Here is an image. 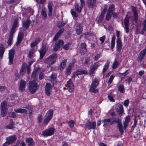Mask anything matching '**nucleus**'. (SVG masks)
Returning <instances> with one entry per match:
<instances>
[{"instance_id":"obj_1","label":"nucleus","mask_w":146,"mask_h":146,"mask_svg":"<svg viewBox=\"0 0 146 146\" xmlns=\"http://www.w3.org/2000/svg\"><path fill=\"white\" fill-rule=\"evenodd\" d=\"M100 80L99 79L95 78L92 82V84L90 86L89 89V92L95 94L98 93V89H96V88L99 84Z\"/></svg>"},{"instance_id":"obj_2","label":"nucleus","mask_w":146,"mask_h":146,"mask_svg":"<svg viewBox=\"0 0 146 146\" xmlns=\"http://www.w3.org/2000/svg\"><path fill=\"white\" fill-rule=\"evenodd\" d=\"M28 88L31 94L35 93L38 90V86L37 82L35 80L30 81L29 83Z\"/></svg>"},{"instance_id":"obj_3","label":"nucleus","mask_w":146,"mask_h":146,"mask_svg":"<svg viewBox=\"0 0 146 146\" xmlns=\"http://www.w3.org/2000/svg\"><path fill=\"white\" fill-rule=\"evenodd\" d=\"M1 116L5 117L8 111L7 105L6 101L4 100L1 105Z\"/></svg>"},{"instance_id":"obj_4","label":"nucleus","mask_w":146,"mask_h":146,"mask_svg":"<svg viewBox=\"0 0 146 146\" xmlns=\"http://www.w3.org/2000/svg\"><path fill=\"white\" fill-rule=\"evenodd\" d=\"M100 64L99 61H97L94 62L93 64L90 68V70L89 71V74L90 76H93L95 71L97 70Z\"/></svg>"},{"instance_id":"obj_5","label":"nucleus","mask_w":146,"mask_h":146,"mask_svg":"<svg viewBox=\"0 0 146 146\" xmlns=\"http://www.w3.org/2000/svg\"><path fill=\"white\" fill-rule=\"evenodd\" d=\"M54 111L52 109L49 110L46 114V116L44 121V123L46 125H47L49 121L52 119Z\"/></svg>"},{"instance_id":"obj_6","label":"nucleus","mask_w":146,"mask_h":146,"mask_svg":"<svg viewBox=\"0 0 146 146\" xmlns=\"http://www.w3.org/2000/svg\"><path fill=\"white\" fill-rule=\"evenodd\" d=\"M55 129L53 127L50 128L43 131L42 135L44 137H48L52 135L54 133Z\"/></svg>"},{"instance_id":"obj_7","label":"nucleus","mask_w":146,"mask_h":146,"mask_svg":"<svg viewBox=\"0 0 146 146\" xmlns=\"http://www.w3.org/2000/svg\"><path fill=\"white\" fill-rule=\"evenodd\" d=\"M129 19L130 17L128 16L127 15H126L124 20L125 26H123L125 30V32L127 34L129 33Z\"/></svg>"},{"instance_id":"obj_8","label":"nucleus","mask_w":146,"mask_h":146,"mask_svg":"<svg viewBox=\"0 0 146 146\" xmlns=\"http://www.w3.org/2000/svg\"><path fill=\"white\" fill-rule=\"evenodd\" d=\"M64 44V41L62 40H59L55 44L52 50L55 52H56Z\"/></svg>"},{"instance_id":"obj_9","label":"nucleus","mask_w":146,"mask_h":146,"mask_svg":"<svg viewBox=\"0 0 146 146\" xmlns=\"http://www.w3.org/2000/svg\"><path fill=\"white\" fill-rule=\"evenodd\" d=\"M15 54V50L11 49L9 50L8 54V64L11 65L13 63V60Z\"/></svg>"},{"instance_id":"obj_10","label":"nucleus","mask_w":146,"mask_h":146,"mask_svg":"<svg viewBox=\"0 0 146 146\" xmlns=\"http://www.w3.org/2000/svg\"><path fill=\"white\" fill-rule=\"evenodd\" d=\"M57 54L56 53H54L50 55L47 58V60L50 62L49 64L50 66H51L56 62V59L57 58Z\"/></svg>"},{"instance_id":"obj_11","label":"nucleus","mask_w":146,"mask_h":146,"mask_svg":"<svg viewBox=\"0 0 146 146\" xmlns=\"http://www.w3.org/2000/svg\"><path fill=\"white\" fill-rule=\"evenodd\" d=\"M146 55V48L143 49L138 54V57L137 58V60L139 62L141 63L142 62L145 57Z\"/></svg>"},{"instance_id":"obj_12","label":"nucleus","mask_w":146,"mask_h":146,"mask_svg":"<svg viewBox=\"0 0 146 146\" xmlns=\"http://www.w3.org/2000/svg\"><path fill=\"white\" fill-rule=\"evenodd\" d=\"M86 45L85 42H82L80 45L79 50L81 55H84L87 52Z\"/></svg>"},{"instance_id":"obj_13","label":"nucleus","mask_w":146,"mask_h":146,"mask_svg":"<svg viewBox=\"0 0 146 146\" xmlns=\"http://www.w3.org/2000/svg\"><path fill=\"white\" fill-rule=\"evenodd\" d=\"M75 60H76L75 59H73L72 63H70L68 66L65 71V74L66 75H69L71 74L72 68L74 65Z\"/></svg>"},{"instance_id":"obj_14","label":"nucleus","mask_w":146,"mask_h":146,"mask_svg":"<svg viewBox=\"0 0 146 146\" xmlns=\"http://www.w3.org/2000/svg\"><path fill=\"white\" fill-rule=\"evenodd\" d=\"M115 122L117 123V127L120 133L123 135L124 133V130L123 129V126L121 123V119L118 118L117 120L115 119Z\"/></svg>"},{"instance_id":"obj_15","label":"nucleus","mask_w":146,"mask_h":146,"mask_svg":"<svg viewBox=\"0 0 146 146\" xmlns=\"http://www.w3.org/2000/svg\"><path fill=\"white\" fill-rule=\"evenodd\" d=\"M57 76L54 73H52L51 75L50 78L52 84V88L54 89L57 83Z\"/></svg>"},{"instance_id":"obj_16","label":"nucleus","mask_w":146,"mask_h":146,"mask_svg":"<svg viewBox=\"0 0 146 146\" xmlns=\"http://www.w3.org/2000/svg\"><path fill=\"white\" fill-rule=\"evenodd\" d=\"M85 126L86 128L89 130L91 129L94 130L96 127V123L95 121H88L86 123Z\"/></svg>"},{"instance_id":"obj_17","label":"nucleus","mask_w":146,"mask_h":146,"mask_svg":"<svg viewBox=\"0 0 146 146\" xmlns=\"http://www.w3.org/2000/svg\"><path fill=\"white\" fill-rule=\"evenodd\" d=\"M75 30L76 33L78 35H80L83 30V25L81 23L77 24L75 27Z\"/></svg>"},{"instance_id":"obj_18","label":"nucleus","mask_w":146,"mask_h":146,"mask_svg":"<svg viewBox=\"0 0 146 146\" xmlns=\"http://www.w3.org/2000/svg\"><path fill=\"white\" fill-rule=\"evenodd\" d=\"M131 7L134 17V20L135 22H137L139 17L137 8L133 6H131Z\"/></svg>"},{"instance_id":"obj_19","label":"nucleus","mask_w":146,"mask_h":146,"mask_svg":"<svg viewBox=\"0 0 146 146\" xmlns=\"http://www.w3.org/2000/svg\"><path fill=\"white\" fill-rule=\"evenodd\" d=\"M67 90L69 92H72L74 90V85L71 79H70L67 82Z\"/></svg>"},{"instance_id":"obj_20","label":"nucleus","mask_w":146,"mask_h":146,"mask_svg":"<svg viewBox=\"0 0 146 146\" xmlns=\"http://www.w3.org/2000/svg\"><path fill=\"white\" fill-rule=\"evenodd\" d=\"M52 86L49 83H46L45 84V93L48 96L50 95L51 94V90H52Z\"/></svg>"},{"instance_id":"obj_21","label":"nucleus","mask_w":146,"mask_h":146,"mask_svg":"<svg viewBox=\"0 0 146 146\" xmlns=\"http://www.w3.org/2000/svg\"><path fill=\"white\" fill-rule=\"evenodd\" d=\"M17 139V137L15 135L9 136L6 138V141L10 144H11L15 141Z\"/></svg>"},{"instance_id":"obj_22","label":"nucleus","mask_w":146,"mask_h":146,"mask_svg":"<svg viewBox=\"0 0 146 146\" xmlns=\"http://www.w3.org/2000/svg\"><path fill=\"white\" fill-rule=\"evenodd\" d=\"M122 44L121 41V40L119 38L117 39L116 41V49L117 51L120 52L122 48Z\"/></svg>"},{"instance_id":"obj_23","label":"nucleus","mask_w":146,"mask_h":146,"mask_svg":"<svg viewBox=\"0 0 146 146\" xmlns=\"http://www.w3.org/2000/svg\"><path fill=\"white\" fill-rule=\"evenodd\" d=\"M25 141L28 144V146H34L35 144L34 141L31 137L27 138Z\"/></svg>"},{"instance_id":"obj_24","label":"nucleus","mask_w":146,"mask_h":146,"mask_svg":"<svg viewBox=\"0 0 146 146\" xmlns=\"http://www.w3.org/2000/svg\"><path fill=\"white\" fill-rule=\"evenodd\" d=\"M26 83L24 80H21L20 81V83L19 86V90L23 92L25 88Z\"/></svg>"},{"instance_id":"obj_25","label":"nucleus","mask_w":146,"mask_h":146,"mask_svg":"<svg viewBox=\"0 0 146 146\" xmlns=\"http://www.w3.org/2000/svg\"><path fill=\"white\" fill-rule=\"evenodd\" d=\"M96 1V0H88L87 3L88 7L90 9L93 8L95 5Z\"/></svg>"},{"instance_id":"obj_26","label":"nucleus","mask_w":146,"mask_h":146,"mask_svg":"<svg viewBox=\"0 0 146 146\" xmlns=\"http://www.w3.org/2000/svg\"><path fill=\"white\" fill-rule=\"evenodd\" d=\"M23 34L22 33L19 34L17 37V40L15 44L16 46L18 45L21 43L23 39Z\"/></svg>"},{"instance_id":"obj_27","label":"nucleus","mask_w":146,"mask_h":146,"mask_svg":"<svg viewBox=\"0 0 146 146\" xmlns=\"http://www.w3.org/2000/svg\"><path fill=\"white\" fill-rule=\"evenodd\" d=\"M117 111L119 115L121 116L122 114L124 113V110L122 105L121 104H119L117 108Z\"/></svg>"},{"instance_id":"obj_28","label":"nucleus","mask_w":146,"mask_h":146,"mask_svg":"<svg viewBox=\"0 0 146 146\" xmlns=\"http://www.w3.org/2000/svg\"><path fill=\"white\" fill-rule=\"evenodd\" d=\"M15 124V123L13 121V119H10V123L6 126V127L8 129H12L15 127L14 126Z\"/></svg>"},{"instance_id":"obj_29","label":"nucleus","mask_w":146,"mask_h":146,"mask_svg":"<svg viewBox=\"0 0 146 146\" xmlns=\"http://www.w3.org/2000/svg\"><path fill=\"white\" fill-rule=\"evenodd\" d=\"M31 21L30 20H27L23 24V30L25 31L29 27Z\"/></svg>"},{"instance_id":"obj_30","label":"nucleus","mask_w":146,"mask_h":146,"mask_svg":"<svg viewBox=\"0 0 146 146\" xmlns=\"http://www.w3.org/2000/svg\"><path fill=\"white\" fill-rule=\"evenodd\" d=\"M112 119L111 118H109L108 119L105 118L102 121V122L104 123L103 125V127L107 126L108 125V123L111 122Z\"/></svg>"},{"instance_id":"obj_31","label":"nucleus","mask_w":146,"mask_h":146,"mask_svg":"<svg viewBox=\"0 0 146 146\" xmlns=\"http://www.w3.org/2000/svg\"><path fill=\"white\" fill-rule=\"evenodd\" d=\"M48 16L49 17H51L52 16V4L51 3H48Z\"/></svg>"},{"instance_id":"obj_32","label":"nucleus","mask_w":146,"mask_h":146,"mask_svg":"<svg viewBox=\"0 0 146 146\" xmlns=\"http://www.w3.org/2000/svg\"><path fill=\"white\" fill-rule=\"evenodd\" d=\"M66 62L67 59H65L62 61V62L60 64L59 66V67H60L59 68L60 70L62 71L63 70L64 68L66 66Z\"/></svg>"},{"instance_id":"obj_33","label":"nucleus","mask_w":146,"mask_h":146,"mask_svg":"<svg viewBox=\"0 0 146 146\" xmlns=\"http://www.w3.org/2000/svg\"><path fill=\"white\" fill-rule=\"evenodd\" d=\"M115 35H113L111 39V47L110 48L113 51V49L115 46Z\"/></svg>"},{"instance_id":"obj_34","label":"nucleus","mask_w":146,"mask_h":146,"mask_svg":"<svg viewBox=\"0 0 146 146\" xmlns=\"http://www.w3.org/2000/svg\"><path fill=\"white\" fill-rule=\"evenodd\" d=\"M142 30L140 32V33L143 35L144 32L146 31V19L144 20L143 22L142 23Z\"/></svg>"},{"instance_id":"obj_35","label":"nucleus","mask_w":146,"mask_h":146,"mask_svg":"<svg viewBox=\"0 0 146 146\" xmlns=\"http://www.w3.org/2000/svg\"><path fill=\"white\" fill-rule=\"evenodd\" d=\"M82 8L83 7H82L81 6L79 7L78 3L76 4L75 5V10L78 13H80L81 12Z\"/></svg>"},{"instance_id":"obj_36","label":"nucleus","mask_w":146,"mask_h":146,"mask_svg":"<svg viewBox=\"0 0 146 146\" xmlns=\"http://www.w3.org/2000/svg\"><path fill=\"white\" fill-rule=\"evenodd\" d=\"M5 52V48L3 44L0 46V57L1 59H2L3 54Z\"/></svg>"},{"instance_id":"obj_37","label":"nucleus","mask_w":146,"mask_h":146,"mask_svg":"<svg viewBox=\"0 0 146 146\" xmlns=\"http://www.w3.org/2000/svg\"><path fill=\"white\" fill-rule=\"evenodd\" d=\"M14 111L16 113H24L25 114H26L27 112V111L26 110L22 108H19L17 110H15Z\"/></svg>"},{"instance_id":"obj_38","label":"nucleus","mask_w":146,"mask_h":146,"mask_svg":"<svg viewBox=\"0 0 146 146\" xmlns=\"http://www.w3.org/2000/svg\"><path fill=\"white\" fill-rule=\"evenodd\" d=\"M35 51L36 50L33 48L31 49L28 54V57L29 58H31L33 57V54Z\"/></svg>"},{"instance_id":"obj_39","label":"nucleus","mask_w":146,"mask_h":146,"mask_svg":"<svg viewBox=\"0 0 146 146\" xmlns=\"http://www.w3.org/2000/svg\"><path fill=\"white\" fill-rule=\"evenodd\" d=\"M118 89L120 93H123L125 92V87L123 84H120L118 87Z\"/></svg>"},{"instance_id":"obj_40","label":"nucleus","mask_w":146,"mask_h":146,"mask_svg":"<svg viewBox=\"0 0 146 146\" xmlns=\"http://www.w3.org/2000/svg\"><path fill=\"white\" fill-rule=\"evenodd\" d=\"M109 64L110 62L108 61H107L106 62L105 65L104 66L102 71V72H105L108 69L109 67Z\"/></svg>"},{"instance_id":"obj_41","label":"nucleus","mask_w":146,"mask_h":146,"mask_svg":"<svg viewBox=\"0 0 146 146\" xmlns=\"http://www.w3.org/2000/svg\"><path fill=\"white\" fill-rule=\"evenodd\" d=\"M81 69L77 70L72 74V77H74L75 79V77L77 76L81 75Z\"/></svg>"},{"instance_id":"obj_42","label":"nucleus","mask_w":146,"mask_h":146,"mask_svg":"<svg viewBox=\"0 0 146 146\" xmlns=\"http://www.w3.org/2000/svg\"><path fill=\"white\" fill-rule=\"evenodd\" d=\"M67 23V21H62L60 23L58 24L57 27L58 28L60 29L61 28L64 27L65 25Z\"/></svg>"},{"instance_id":"obj_43","label":"nucleus","mask_w":146,"mask_h":146,"mask_svg":"<svg viewBox=\"0 0 146 146\" xmlns=\"http://www.w3.org/2000/svg\"><path fill=\"white\" fill-rule=\"evenodd\" d=\"M115 5L114 4H112L109 6L108 11L112 13L115 11Z\"/></svg>"},{"instance_id":"obj_44","label":"nucleus","mask_w":146,"mask_h":146,"mask_svg":"<svg viewBox=\"0 0 146 146\" xmlns=\"http://www.w3.org/2000/svg\"><path fill=\"white\" fill-rule=\"evenodd\" d=\"M112 12L107 11V12L106 15V20L107 21H109L111 17Z\"/></svg>"},{"instance_id":"obj_45","label":"nucleus","mask_w":146,"mask_h":146,"mask_svg":"<svg viewBox=\"0 0 146 146\" xmlns=\"http://www.w3.org/2000/svg\"><path fill=\"white\" fill-rule=\"evenodd\" d=\"M42 18L43 19H45L47 17V15L45 11V9H42L41 11V15Z\"/></svg>"},{"instance_id":"obj_46","label":"nucleus","mask_w":146,"mask_h":146,"mask_svg":"<svg viewBox=\"0 0 146 146\" xmlns=\"http://www.w3.org/2000/svg\"><path fill=\"white\" fill-rule=\"evenodd\" d=\"M131 120V117L129 115L127 116L125 118L123 123L129 125V123Z\"/></svg>"},{"instance_id":"obj_47","label":"nucleus","mask_w":146,"mask_h":146,"mask_svg":"<svg viewBox=\"0 0 146 146\" xmlns=\"http://www.w3.org/2000/svg\"><path fill=\"white\" fill-rule=\"evenodd\" d=\"M18 20L17 19H15L14 22V23L13 24L12 27V28L13 29H15L17 27H18Z\"/></svg>"},{"instance_id":"obj_48","label":"nucleus","mask_w":146,"mask_h":146,"mask_svg":"<svg viewBox=\"0 0 146 146\" xmlns=\"http://www.w3.org/2000/svg\"><path fill=\"white\" fill-rule=\"evenodd\" d=\"M46 51L40 50V59H42L44 56L46 52Z\"/></svg>"},{"instance_id":"obj_49","label":"nucleus","mask_w":146,"mask_h":146,"mask_svg":"<svg viewBox=\"0 0 146 146\" xmlns=\"http://www.w3.org/2000/svg\"><path fill=\"white\" fill-rule=\"evenodd\" d=\"M104 18V17L102 16H101L100 15L99 17H98L96 19L98 23H101L103 20Z\"/></svg>"},{"instance_id":"obj_50","label":"nucleus","mask_w":146,"mask_h":146,"mask_svg":"<svg viewBox=\"0 0 146 146\" xmlns=\"http://www.w3.org/2000/svg\"><path fill=\"white\" fill-rule=\"evenodd\" d=\"M75 122L73 120H70L68 122L70 128H72L74 126Z\"/></svg>"},{"instance_id":"obj_51","label":"nucleus","mask_w":146,"mask_h":146,"mask_svg":"<svg viewBox=\"0 0 146 146\" xmlns=\"http://www.w3.org/2000/svg\"><path fill=\"white\" fill-rule=\"evenodd\" d=\"M119 65V63L115 60L114 61L113 64L111 66V68L115 69Z\"/></svg>"},{"instance_id":"obj_52","label":"nucleus","mask_w":146,"mask_h":146,"mask_svg":"<svg viewBox=\"0 0 146 146\" xmlns=\"http://www.w3.org/2000/svg\"><path fill=\"white\" fill-rule=\"evenodd\" d=\"M13 39V37L9 36L8 40L7 42L8 45L11 46L12 44V41Z\"/></svg>"},{"instance_id":"obj_53","label":"nucleus","mask_w":146,"mask_h":146,"mask_svg":"<svg viewBox=\"0 0 146 146\" xmlns=\"http://www.w3.org/2000/svg\"><path fill=\"white\" fill-rule=\"evenodd\" d=\"M137 120L136 117H135L134 119V124L131 127V129H132L133 128L134 129V128H135L136 127V126L137 125Z\"/></svg>"},{"instance_id":"obj_54","label":"nucleus","mask_w":146,"mask_h":146,"mask_svg":"<svg viewBox=\"0 0 146 146\" xmlns=\"http://www.w3.org/2000/svg\"><path fill=\"white\" fill-rule=\"evenodd\" d=\"M114 78V76L113 75H111L108 82V84H110L112 83Z\"/></svg>"},{"instance_id":"obj_55","label":"nucleus","mask_w":146,"mask_h":146,"mask_svg":"<svg viewBox=\"0 0 146 146\" xmlns=\"http://www.w3.org/2000/svg\"><path fill=\"white\" fill-rule=\"evenodd\" d=\"M70 12L73 18H74V17H78V14L75 11H72V10H71L70 11Z\"/></svg>"},{"instance_id":"obj_56","label":"nucleus","mask_w":146,"mask_h":146,"mask_svg":"<svg viewBox=\"0 0 146 146\" xmlns=\"http://www.w3.org/2000/svg\"><path fill=\"white\" fill-rule=\"evenodd\" d=\"M64 28H62L60 29L59 31L56 33V34L60 36H61V35L63 33L64 31Z\"/></svg>"},{"instance_id":"obj_57","label":"nucleus","mask_w":146,"mask_h":146,"mask_svg":"<svg viewBox=\"0 0 146 146\" xmlns=\"http://www.w3.org/2000/svg\"><path fill=\"white\" fill-rule=\"evenodd\" d=\"M64 28H62L60 29L59 31L56 33V34L60 36H61V35L63 33L64 31Z\"/></svg>"},{"instance_id":"obj_58","label":"nucleus","mask_w":146,"mask_h":146,"mask_svg":"<svg viewBox=\"0 0 146 146\" xmlns=\"http://www.w3.org/2000/svg\"><path fill=\"white\" fill-rule=\"evenodd\" d=\"M15 29L12 28L9 33V36L13 37V35L15 32Z\"/></svg>"},{"instance_id":"obj_59","label":"nucleus","mask_w":146,"mask_h":146,"mask_svg":"<svg viewBox=\"0 0 146 146\" xmlns=\"http://www.w3.org/2000/svg\"><path fill=\"white\" fill-rule=\"evenodd\" d=\"M129 100L127 99L124 101L123 104L125 107L127 108L129 106Z\"/></svg>"},{"instance_id":"obj_60","label":"nucleus","mask_w":146,"mask_h":146,"mask_svg":"<svg viewBox=\"0 0 146 146\" xmlns=\"http://www.w3.org/2000/svg\"><path fill=\"white\" fill-rule=\"evenodd\" d=\"M70 44L68 42L66 44L64 45L63 47V49L66 50H68Z\"/></svg>"},{"instance_id":"obj_61","label":"nucleus","mask_w":146,"mask_h":146,"mask_svg":"<svg viewBox=\"0 0 146 146\" xmlns=\"http://www.w3.org/2000/svg\"><path fill=\"white\" fill-rule=\"evenodd\" d=\"M81 75L83 74L87 75L88 74V72L85 70L81 69Z\"/></svg>"},{"instance_id":"obj_62","label":"nucleus","mask_w":146,"mask_h":146,"mask_svg":"<svg viewBox=\"0 0 146 146\" xmlns=\"http://www.w3.org/2000/svg\"><path fill=\"white\" fill-rule=\"evenodd\" d=\"M38 70V69H36L32 73L31 76L35 78L36 76V73L37 72Z\"/></svg>"},{"instance_id":"obj_63","label":"nucleus","mask_w":146,"mask_h":146,"mask_svg":"<svg viewBox=\"0 0 146 146\" xmlns=\"http://www.w3.org/2000/svg\"><path fill=\"white\" fill-rule=\"evenodd\" d=\"M105 38L106 36L105 35L100 38L99 39L101 41L102 44H103L104 42Z\"/></svg>"},{"instance_id":"obj_64","label":"nucleus","mask_w":146,"mask_h":146,"mask_svg":"<svg viewBox=\"0 0 146 146\" xmlns=\"http://www.w3.org/2000/svg\"><path fill=\"white\" fill-rule=\"evenodd\" d=\"M10 117L13 118H15L17 117V115L14 112H12L9 115Z\"/></svg>"}]
</instances>
